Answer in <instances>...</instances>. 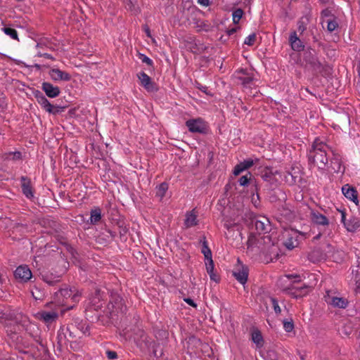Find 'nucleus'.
Segmentation results:
<instances>
[{
	"label": "nucleus",
	"instance_id": "6ab92c4d",
	"mask_svg": "<svg viewBox=\"0 0 360 360\" xmlns=\"http://www.w3.org/2000/svg\"><path fill=\"white\" fill-rule=\"evenodd\" d=\"M291 48L295 51H301L304 49V44L302 41L297 37L295 32H292L289 38Z\"/></svg>",
	"mask_w": 360,
	"mask_h": 360
},
{
	"label": "nucleus",
	"instance_id": "2eb2a0df",
	"mask_svg": "<svg viewBox=\"0 0 360 360\" xmlns=\"http://www.w3.org/2000/svg\"><path fill=\"white\" fill-rule=\"evenodd\" d=\"M21 188L23 194L29 199L33 198V191L30 178L22 176L20 177Z\"/></svg>",
	"mask_w": 360,
	"mask_h": 360
},
{
	"label": "nucleus",
	"instance_id": "37998d69",
	"mask_svg": "<svg viewBox=\"0 0 360 360\" xmlns=\"http://www.w3.org/2000/svg\"><path fill=\"white\" fill-rule=\"evenodd\" d=\"M240 79L241 81V83L244 86L248 85L252 81V79L251 77H240Z\"/></svg>",
	"mask_w": 360,
	"mask_h": 360
},
{
	"label": "nucleus",
	"instance_id": "de8ad7c7",
	"mask_svg": "<svg viewBox=\"0 0 360 360\" xmlns=\"http://www.w3.org/2000/svg\"><path fill=\"white\" fill-rule=\"evenodd\" d=\"M34 262L36 264V267H39V269H40V267H39V263H41L42 264L43 263V257L41 256H37L34 257Z\"/></svg>",
	"mask_w": 360,
	"mask_h": 360
},
{
	"label": "nucleus",
	"instance_id": "c85d7f7f",
	"mask_svg": "<svg viewBox=\"0 0 360 360\" xmlns=\"http://www.w3.org/2000/svg\"><path fill=\"white\" fill-rule=\"evenodd\" d=\"M202 253L204 255L207 260L212 259V252L207 245V242L206 241L205 238H204L202 242Z\"/></svg>",
	"mask_w": 360,
	"mask_h": 360
},
{
	"label": "nucleus",
	"instance_id": "8fccbe9b",
	"mask_svg": "<svg viewBox=\"0 0 360 360\" xmlns=\"http://www.w3.org/2000/svg\"><path fill=\"white\" fill-rule=\"evenodd\" d=\"M286 277L288 278L289 279L296 278L297 279L296 281H300L303 276L298 275V274H288L286 276Z\"/></svg>",
	"mask_w": 360,
	"mask_h": 360
},
{
	"label": "nucleus",
	"instance_id": "6e6d98bb",
	"mask_svg": "<svg viewBox=\"0 0 360 360\" xmlns=\"http://www.w3.org/2000/svg\"><path fill=\"white\" fill-rule=\"evenodd\" d=\"M198 3L202 6H208L210 4V0H198Z\"/></svg>",
	"mask_w": 360,
	"mask_h": 360
},
{
	"label": "nucleus",
	"instance_id": "72a5a7b5",
	"mask_svg": "<svg viewBox=\"0 0 360 360\" xmlns=\"http://www.w3.org/2000/svg\"><path fill=\"white\" fill-rule=\"evenodd\" d=\"M53 302L58 305H66L64 298L60 295V290L55 292Z\"/></svg>",
	"mask_w": 360,
	"mask_h": 360
},
{
	"label": "nucleus",
	"instance_id": "603ef678",
	"mask_svg": "<svg viewBox=\"0 0 360 360\" xmlns=\"http://www.w3.org/2000/svg\"><path fill=\"white\" fill-rule=\"evenodd\" d=\"M197 88L199 89L202 92L205 93L206 94H209V92L207 91V87L205 86H202L200 84H197Z\"/></svg>",
	"mask_w": 360,
	"mask_h": 360
},
{
	"label": "nucleus",
	"instance_id": "58836bf2",
	"mask_svg": "<svg viewBox=\"0 0 360 360\" xmlns=\"http://www.w3.org/2000/svg\"><path fill=\"white\" fill-rule=\"evenodd\" d=\"M240 164L242 165L243 168L246 170L254 165V160L252 159H247L240 162Z\"/></svg>",
	"mask_w": 360,
	"mask_h": 360
},
{
	"label": "nucleus",
	"instance_id": "bf43d9fd",
	"mask_svg": "<svg viewBox=\"0 0 360 360\" xmlns=\"http://www.w3.org/2000/svg\"><path fill=\"white\" fill-rule=\"evenodd\" d=\"M341 221L345 224V223H347V221H346V216L345 213L344 212H342L341 214Z\"/></svg>",
	"mask_w": 360,
	"mask_h": 360
},
{
	"label": "nucleus",
	"instance_id": "cd10ccee",
	"mask_svg": "<svg viewBox=\"0 0 360 360\" xmlns=\"http://www.w3.org/2000/svg\"><path fill=\"white\" fill-rule=\"evenodd\" d=\"M168 189V185L166 183H162L160 184L156 188V195L160 198V199H162V198L165 195V193Z\"/></svg>",
	"mask_w": 360,
	"mask_h": 360
},
{
	"label": "nucleus",
	"instance_id": "423d86ee",
	"mask_svg": "<svg viewBox=\"0 0 360 360\" xmlns=\"http://www.w3.org/2000/svg\"><path fill=\"white\" fill-rule=\"evenodd\" d=\"M186 127L191 132L205 133L207 129V125L201 118L191 119L186 121Z\"/></svg>",
	"mask_w": 360,
	"mask_h": 360
},
{
	"label": "nucleus",
	"instance_id": "4be33fe9",
	"mask_svg": "<svg viewBox=\"0 0 360 360\" xmlns=\"http://www.w3.org/2000/svg\"><path fill=\"white\" fill-rule=\"evenodd\" d=\"M262 239V238H258L255 236L250 235L247 242L248 249L252 250H254L255 248H257L258 250L260 249L259 245L261 243L260 240Z\"/></svg>",
	"mask_w": 360,
	"mask_h": 360
},
{
	"label": "nucleus",
	"instance_id": "9b49d317",
	"mask_svg": "<svg viewBox=\"0 0 360 360\" xmlns=\"http://www.w3.org/2000/svg\"><path fill=\"white\" fill-rule=\"evenodd\" d=\"M311 219L314 224L322 226L324 230H326L330 224L329 219L325 215L317 211L312 210L311 212Z\"/></svg>",
	"mask_w": 360,
	"mask_h": 360
},
{
	"label": "nucleus",
	"instance_id": "a878e982",
	"mask_svg": "<svg viewBox=\"0 0 360 360\" xmlns=\"http://www.w3.org/2000/svg\"><path fill=\"white\" fill-rule=\"evenodd\" d=\"M46 111L52 114H57L61 112L64 110V107L59 105H53L46 101Z\"/></svg>",
	"mask_w": 360,
	"mask_h": 360
},
{
	"label": "nucleus",
	"instance_id": "c03bdc74",
	"mask_svg": "<svg viewBox=\"0 0 360 360\" xmlns=\"http://www.w3.org/2000/svg\"><path fill=\"white\" fill-rule=\"evenodd\" d=\"M106 355L109 359H115L117 357V353L114 351H107Z\"/></svg>",
	"mask_w": 360,
	"mask_h": 360
},
{
	"label": "nucleus",
	"instance_id": "69168bd1",
	"mask_svg": "<svg viewBox=\"0 0 360 360\" xmlns=\"http://www.w3.org/2000/svg\"><path fill=\"white\" fill-rule=\"evenodd\" d=\"M4 282V280L2 278V275L0 273V284H2Z\"/></svg>",
	"mask_w": 360,
	"mask_h": 360
},
{
	"label": "nucleus",
	"instance_id": "4c0bfd02",
	"mask_svg": "<svg viewBox=\"0 0 360 360\" xmlns=\"http://www.w3.org/2000/svg\"><path fill=\"white\" fill-rule=\"evenodd\" d=\"M283 328L286 332H291L294 328L292 321H283Z\"/></svg>",
	"mask_w": 360,
	"mask_h": 360
},
{
	"label": "nucleus",
	"instance_id": "052dcab7",
	"mask_svg": "<svg viewBox=\"0 0 360 360\" xmlns=\"http://www.w3.org/2000/svg\"><path fill=\"white\" fill-rule=\"evenodd\" d=\"M321 236H322V233H319V234H317L316 236L314 237V240L319 239Z\"/></svg>",
	"mask_w": 360,
	"mask_h": 360
},
{
	"label": "nucleus",
	"instance_id": "a211bd4d",
	"mask_svg": "<svg viewBox=\"0 0 360 360\" xmlns=\"http://www.w3.org/2000/svg\"><path fill=\"white\" fill-rule=\"evenodd\" d=\"M236 279L241 284L244 285L247 282L248 276V269L246 266H242L233 273Z\"/></svg>",
	"mask_w": 360,
	"mask_h": 360
},
{
	"label": "nucleus",
	"instance_id": "3c124183",
	"mask_svg": "<svg viewBox=\"0 0 360 360\" xmlns=\"http://www.w3.org/2000/svg\"><path fill=\"white\" fill-rule=\"evenodd\" d=\"M39 290L37 288H35V290L32 291V296L35 300H42L43 298L39 296Z\"/></svg>",
	"mask_w": 360,
	"mask_h": 360
},
{
	"label": "nucleus",
	"instance_id": "79ce46f5",
	"mask_svg": "<svg viewBox=\"0 0 360 360\" xmlns=\"http://www.w3.org/2000/svg\"><path fill=\"white\" fill-rule=\"evenodd\" d=\"M250 178L248 176V175L242 176L239 179V184L240 186H246L249 182Z\"/></svg>",
	"mask_w": 360,
	"mask_h": 360
},
{
	"label": "nucleus",
	"instance_id": "393cba45",
	"mask_svg": "<svg viewBox=\"0 0 360 360\" xmlns=\"http://www.w3.org/2000/svg\"><path fill=\"white\" fill-rule=\"evenodd\" d=\"M101 219V211L97 207L91 211L90 221L92 224H97Z\"/></svg>",
	"mask_w": 360,
	"mask_h": 360
},
{
	"label": "nucleus",
	"instance_id": "473e14b6",
	"mask_svg": "<svg viewBox=\"0 0 360 360\" xmlns=\"http://www.w3.org/2000/svg\"><path fill=\"white\" fill-rule=\"evenodd\" d=\"M34 95L41 107L45 108V97L43 96L42 92L37 90L34 91Z\"/></svg>",
	"mask_w": 360,
	"mask_h": 360
},
{
	"label": "nucleus",
	"instance_id": "ea45409f",
	"mask_svg": "<svg viewBox=\"0 0 360 360\" xmlns=\"http://www.w3.org/2000/svg\"><path fill=\"white\" fill-rule=\"evenodd\" d=\"M245 169L243 168V167L242 166V165H240V163L236 165L234 167V169H233V174L235 176H238L242 172L245 171Z\"/></svg>",
	"mask_w": 360,
	"mask_h": 360
},
{
	"label": "nucleus",
	"instance_id": "dca6fc26",
	"mask_svg": "<svg viewBox=\"0 0 360 360\" xmlns=\"http://www.w3.org/2000/svg\"><path fill=\"white\" fill-rule=\"evenodd\" d=\"M342 192L345 198L349 200L356 203L358 202L357 191L354 187L345 184L342 187Z\"/></svg>",
	"mask_w": 360,
	"mask_h": 360
},
{
	"label": "nucleus",
	"instance_id": "2f4dec72",
	"mask_svg": "<svg viewBox=\"0 0 360 360\" xmlns=\"http://www.w3.org/2000/svg\"><path fill=\"white\" fill-rule=\"evenodd\" d=\"M2 30L6 34L10 36L12 39H18V32L15 29L11 27H4Z\"/></svg>",
	"mask_w": 360,
	"mask_h": 360
},
{
	"label": "nucleus",
	"instance_id": "5fc2aeb1",
	"mask_svg": "<svg viewBox=\"0 0 360 360\" xmlns=\"http://www.w3.org/2000/svg\"><path fill=\"white\" fill-rule=\"evenodd\" d=\"M13 160H20L22 158V154L19 151H16L12 153Z\"/></svg>",
	"mask_w": 360,
	"mask_h": 360
},
{
	"label": "nucleus",
	"instance_id": "0e129e2a",
	"mask_svg": "<svg viewBox=\"0 0 360 360\" xmlns=\"http://www.w3.org/2000/svg\"><path fill=\"white\" fill-rule=\"evenodd\" d=\"M235 32H236V29L233 28L229 31V34H231L234 33Z\"/></svg>",
	"mask_w": 360,
	"mask_h": 360
},
{
	"label": "nucleus",
	"instance_id": "bb28decb",
	"mask_svg": "<svg viewBox=\"0 0 360 360\" xmlns=\"http://www.w3.org/2000/svg\"><path fill=\"white\" fill-rule=\"evenodd\" d=\"M252 340L257 345L258 347L262 346L263 338L261 333L259 330H255L252 333Z\"/></svg>",
	"mask_w": 360,
	"mask_h": 360
},
{
	"label": "nucleus",
	"instance_id": "774afa93",
	"mask_svg": "<svg viewBox=\"0 0 360 360\" xmlns=\"http://www.w3.org/2000/svg\"><path fill=\"white\" fill-rule=\"evenodd\" d=\"M46 283L51 285V284H53V281H49L46 278Z\"/></svg>",
	"mask_w": 360,
	"mask_h": 360
},
{
	"label": "nucleus",
	"instance_id": "c9c22d12",
	"mask_svg": "<svg viewBox=\"0 0 360 360\" xmlns=\"http://www.w3.org/2000/svg\"><path fill=\"white\" fill-rule=\"evenodd\" d=\"M256 40V34L255 33H252L250 35H248L244 41V44H247L248 46H252L255 44V41Z\"/></svg>",
	"mask_w": 360,
	"mask_h": 360
},
{
	"label": "nucleus",
	"instance_id": "9d476101",
	"mask_svg": "<svg viewBox=\"0 0 360 360\" xmlns=\"http://www.w3.org/2000/svg\"><path fill=\"white\" fill-rule=\"evenodd\" d=\"M60 295L64 298L66 305H68L69 300H72V302H77L81 295L80 293L75 289L61 288L60 290Z\"/></svg>",
	"mask_w": 360,
	"mask_h": 360
},
{
	"label": "nucleus",
	"instance_id": "412c9836",
	"mask_svg": "<svg viewBox=\"0 0 360 360\" xmlns=\"http://www.w3.org/2000/svg\"><path fill=\"white\" fill-rule=\"evenodd\" d=\"M345 227L348 231H355L360 227V219L357 217H352L347 221V223H345Z\"/></svg>",
	"mask_w": 360,
	"mask_h": 360
},
{
	"label": "nucleus",
	"instance_id": "4468645a",
	"mask_svg": "<svg viewBox=\"0 0 360 360\" xmlns=\"http://www.w3.org/2000/svg\"><path fill=\"white\" fill-rule=\"evenodd\" d=\"M137 77L140 80L141 84L148 91H156L155 86L154 83L152 82L150 77L143 72H141L137 74Z\"/></svg>",
	"mask_w": 360,
	"mask_h": 360
},
{
	"label": "nucleus",
	"instance_id": "f704fd0d",
	"mask_svg": "<svg viewBox=\"0 0 360 360\" xmlns=\"http://www.w3.org/2000/svg\"><path fill=\"white\" fill-rule=\"evenodd\" d=\"M327 22V30L329 32L334 31L338 26L337 21L335 19H330L326 21Z\"/></svg>",
	"mask_w": 360,
	"mask_h": 360
},
{
	"label": "nucleus",
	"instance_id": "49530a36",
	"mask_svg": "<svg viewBox=\"0 0 360 360\" xmlns=\"http://www.w3.org/2000/svg\"><path fill=\"white\" fill-rule=\"evenodd\" d=\"M141 60H142L143 63H146L148 65H153V60L150 58H149L148 57H147V56H146L144 55H142Z\"/></svg>",
	"mask_w": 360,
	"mask_h": 360
},
{
	"label": "nucleus",
	"instance_id": "7ed1b4c3",
	"mask_svg": "<svg viewBox=\"0 0 360 360\" xmlns=\"http://www.w3.org/2000/svg\"><path fill=\"white\" fill-rule=\"evenodd\" d=\"M323 298L328 305L334 308L345 309L349 303L346 298L338 297V292L333 290H326Z\"/></svg>",
	"mask_w": 360,
	"mask_h": 360
},
{
	"label": "nucleus",
	"instance_id": "e433bc0d",
	"mask_svg": "<svg viewBox=\"0 0 360 360\" xmlns=\"http://www.w3.org/2000/svg\"><path fill=\"white\" fill-rule=\"evenodd\" d=\"M58 311H53L51 312H46V323L55 321L58 318Z\"/></svg>",
	"mask_w": 360,
	"mask_h": 360
},
{
	"label": "nucleus",
	"instance_id": "6e6552de",
	"mask_svg": "<svg viewBox=\"0 0 360 360\" xmlns=\"http://www.w3.org/2000/svg\"><path fill=\"white\" fill-rule=\"evenodd\" d=\"M304 61L314 70H320L321 63L319 60L316 51L313 49H308L304 53Z\"/></svg>",
	"mask_w": 360,
	"mask_h": 360
},
{
	"label": "nucleus",
	"instance_id": "13d9d810",
	"mask_svg": "<svg viewBox=\"0 0 360 360\" xmlns=\"http://www.w3.org/2000/svg\"><path fill=\"white\" fill-rule=\"evenodd\" d=\"M321 15H322L323 18L329 17L330 15V11L329 10H328V9L323 10L321 12Z\"/></svg>",
	"mask_w": 360,
	"mask_h": 360
},
{
	"label": "nucleus",
	"instance_id": "e2e57ef3",
	"mask_svg": "<svg viewBox=\"0 0 360 360\" xmlns=\"http://www.w3.org/2000/svg\"><path fill=\"white\" fill-rule=\"evenodd\" d=\"M64 272V270L63 269H61L60 271V272L58 273V274L57 275L56 278H58L60 277V276Z\"/></svg>",
	"mask_w": 360,
	"mask_h": 360
},
{
	"label": "nucleus",
	"instance_id": "338daca9",
	"mask_svg": "<svg viewBox=\"0 0 360 360\" xmlns=\"http://www.w3.org/2000/svg\"><path fill=\"white\" fill-rule=\"evenodd\" d=\"M45 87H46L45 82H43V83L41 84V89H42V90H43V91H45Z\"/></svg>",
	"mask_w": 360,
	"mask_h": 360
},
{
	"label": "nucleus",
	"instance_id": "0eeeda50",
	"mask_svg": "<svg viewBox=\"0 0 360 360\" xmlns=\"http://www.w3.org/2000/svg\"><path fill=\"white\" fill-rule=\"evenodd\" d=\"M252 223L259 234L264 233L270 231L271 224L269 219L264 216L255 218Z\"/></svg>",
	"mask_w": 360,
	"mask_h": 360
},
{
	"label": "nucleus",
	"instance_id": "ddd939ff",
	"mask_svg": "<svg viewBox=\"0 0 360 360\" xmlns=\"http://www.w3.org/2000/svg\"><path fill=\"white\" fill-rule=\"evenodd\" d=\"M312 277L313 281L309 285H304L302 287L296 290V291L293 293L295 294V297L297 298L299 297H302L309 293V291L312 290L314 286H315L317 283V278L314 274H310L309 277Z\"/></svg>",
	"mask_w": 360,
	"mask_h": 360
},
{
	"label": "nucleus",
	"instance_id": "5701e85b",
	"mask_svg": "<svg viewBox=\"0 0 360 360\" xmlns=\"http://www.w3.org/2000/svg\"><path fill=\"white\" fill-rule=\"evenodd\" d=\"M46 96L55 98L58 96L60 92L58 86H53L52 84L46 82Z\"/></svg>",
	"mask_w": 360,
	"mask_h": 360
},
{
	"label": "nucleus",
	"instance_id": "aec40b11",
	"mask_svg": "<svg viewBox=\"0 0 360 360\" xmlns=\"http://www.w3.org/2000/svg\"><path fill=\"white\" fill-rule=\"evenodd\" d=\"M197 214L195 210L186 212L184 220V226L186 228H191L198 224Z\"/></svg>",
	"mask_w": 360,
	"mask_h": 360
},
{
	"label": "nucleus",
	"instance_id": "b1692460",
	"mask_svg": "<svg viewBox=\"0 0 360 360\" xmlns=\"http://www.w3.org/2000/svg\"><path fill=\"white\" fill-rule=\"evenodd\" d=\"M205 265L207 272L209 274L210 279L212 281L217 282L219 279L217 274L214 273V262L212 259L207 260Z\"/></svg>",
	"mask_w": 360,
	"mask_h": 360
},
{
	"label": "nucleus",
	"instance_id": "20e7f679",
	"mask_svg": "<svg viewBox=\"0 0 360 360\" xmlns=\"http://www.w3.org/2000/svg\"><path fill=\"white\" fill-rule=\"evenodd\" d=\"M307 234L297 231L292 230L286 233V238L284 241V245L288 250H292L297 247L300 239L306 238Z\"/></svg>",
	"mask_w": 360,
	"mask_h": 360
},
{
	"label": "nucleus",
	"instance_id": "39448f33",
	"mask_svg": "<svg viewBox=\"0 0 360 360\" xmlns=\"http://www.w3.org/2000/svg\"><path fill=\"white\" fill-rule=\"evenodd\" d=\"M108 307L110 313L114 314L124 313L126 311V306L124 304L122 298L117 295L112 296Z\"/></svg>",
	"mask_w": 360,
	"mask_h": 360
},
{
	"label": "nucleus",
	"instance_id": "a18cd8bd",
	"mask_svg": "<svg viewBox=\"0 0 360 360\" xmlns=\"http://www.w3.org/2000/svg\"><path fill=\"white\" fill-rule=\"evenodd\" d=\"M35 317L42 321H45V311H42L35 314Z\"/></svg>",
	"mask_w": 360,
	"mask_h": 360
},
{
	"label": "nucleus",
	"instance_id": "864d4df0",
	"mask_svg": "<svg viewBox=\"0 0 360 360\" xmlns=\"http://www.w3.org/2000/svg\"><path fill=\"white\" fill-rule=\"evenodd\" d=\"M97 300V298H96V297H95V298H94V299L92 300L91 302H92V304L95 306V308H96V309H98V308L101 307H102V304H99V302H100L99 298H98V302H97V300Z\"/></svg>",
	"mask_w": 360,
	"mask_h": 360
},
{
	"label": "nucleus",
	"instance_id": "4d7b16f0",
	"mask_svg": "<svg viewBox=\"0 0 360 360\" xmlns=\"http://www.w3.org/2000/svg\"><path fill=\"white\" fill-rule=\"evenodd\" d=\"M184 301L189 305L193 307H197V304L194 302V301L191 299V298H185L184 299Z\"/></svg>",
	"mask_w": 360,
	"mask_h": 360
},
{
	"label": "nucleus",
	"instance_id": "c756f323",
	"mask_svg": "<svg viewBox=\"0 0 360 360\" xmlns=\"http://www.w3.org/2000/svg\"><path fill=\"white\" fill-rule=\"evenodd\" d=\"M140 337H141V340H138L136 338V336L134 337V341L136 342V344L140 346L141 347H142L143 345V344L145 345V346H148V341H147V335H146V333L143 332V331H140Z\"/></svg>",
	"mask_w": 360,
	"mask_h": 360
},
{
	"label": "nucleus",
	"instance_id": "a19ab883",
	"mask_svg": "<svg viewBox=\"0 0 360 360\" xmlns=\"http://www.w3.org/2000/svg\"><path fill=\"white\" fill-rule=\"evenodd\" d=\"M271 302L273 304L274 309L276 314H280L281 311V307L278 305L277 300L274 298H271Z\"/></svg>",
	"mask_w": 360,
	"mask_h": 360
},
{
	"label": "nucleus",
	"instance_id": "f8f14e48",
	"mask_svg": "<svg viewBox=\"0 0 360 360\" xmlns=\"http://www.w3.org/2000/svg\"><path fill=\"white\" fill-rule=\"evenodd\" d=\"M49 77L54 82L59 81H69L71 79V76L69 73L63 72L58 68H51L49 70Z\"/></svg>",
	"mask_w": 360,
	"mask_h": 360
},
{
	"label": "nucleus",
	"instance_id": "09e8293b",
	"mask_svg": "<svg viewBox=\"0 0 360 360\" xmlns=\"http://www.w3.org/2000/svg\"><path fill=\"white\" fill-rule=\"evenodd\" d=\"M143 30H144V32H146L147 37L151 38L153 43H156L155 39L154 38H153L151 36L150 30L149 27L148 26H145L143 27Z\"/></svg>",
	"mask_w": 360,
	"mask_h": 360
},
{
	"label": "nucleus",
	"instance_id": "680f3d73",
	"mask_svg": "<svg viewBox=\"0 0 360 360\" xmlns=\"http://www.w3.org/2000/svg\"><path fill=\"white\" fill-rule=\"evenodd\" d=\"M46 59H51L53 60V57L50 56L49 54L46 53Z\"/></svg>",
	"mask_w": 360,
	"mask_h": 360
},
{
	"label": "nucleus",
	"instance_id": "f257e3e1",
	"mask_svg": "<svg viewBox=\"0 0 360 360\" xmlns=\"http://www.w3.org/2000/svg\"><path fill=\"white\" fill-rule=\"evenodd\" d=\"M328 152H333L332 148L320 139H316L308 154L309 163L319 169H325L328 163Z\"/></svg>",
	"mask_w": 360,
	"mask_h": 360
},
{
	"label": "nucleus",
	"instance_id": "f03ea898",
	"mask_svg": "<svg viewBox=\"0 0 360 360\" xmlns=\"http://www.w3.org/2000/svg\"><path fill=\"white\" fill-rule=\"evenodd\" d=\"M0 321L7 328L6 333L12 342L20 347L22 344V338L20 333L24 330V326L4 316H0Z\"/></svg>",
	"mask_w": 360,
	"mask_h": 360
},
{
	"label": "nucleus",
	"instance_id": "f3484780",
	"mask_svg": "<svg viewBox=\"0 0 360 360\" xmlns=\"http://www.w3.org/2000/svg\"><path fill=\"white\" fill-rule=\"evenodd\" d=\"M333 153V157L330 161V167L335 172H344L345 169L342 165L341 157L339 154L331 152Z\"/></svg>",
	"mask_w": 360,
	"mask_h": 360
},
{
	"label": "nucleus",
	"instance_id": "1a4fd4ad",
	"mask_svg": "<svg viewBox=\"0 0 360 360\" xmlns=\"http://www.w3.org/2000/svg\"><path fill=\"white\" fill-rule=\"evenodd\" d=\"M14 276L20 282L25 283L32 278V272L27 265H20L14 271Z\"/></svg>",
	"mask_w": 360,
	"mask_h": 360
},
{
	"label": "nucleus",
	"instance_id": "7c9ffc66",
	"mask_svg": "<svg viewBox=\"0 0 360 360\" xmlns=\"http://www.w3.org/2000/svg\"><path fill=\"white\" fill-rule=\"evenodd\" d=\"M243 15V11L241 8H237L232 13L233 22L238 24Z\"/></svg>",
	"mask_w": 360,
	"mask_h": 360
}]
</instances>
